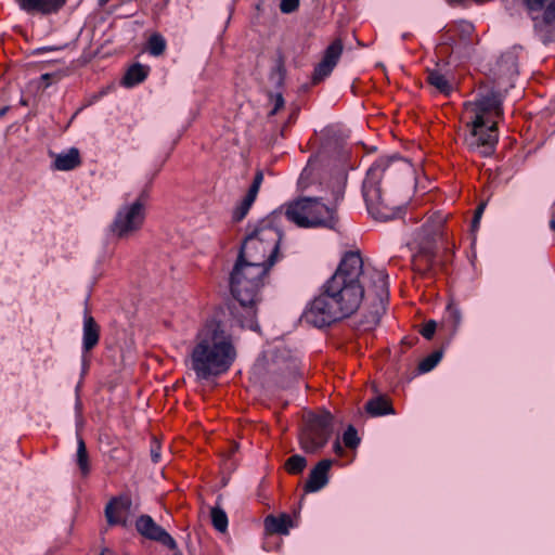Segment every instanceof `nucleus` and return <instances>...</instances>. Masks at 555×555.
Returning <instances> with one entry per match:
<instances>
[{
  "label": "nucleus",
  "mask_w": 555,
  "mask_h": 555,
  "mask_svg": "<svg viewBox=\"0 0 555 555\" xmlns=\"http://www.w3.org/2000/svg\"><path fill=\"white\" fill-rule=\"evenodd\" d=\"M54 50H57V48L46 47V48L38 49L36 52L40 53V52L54 51Z\"/></svg>",
  "instance_id": "nucleus-44"
},
{
  "label": "nucleus",
  "mask_w": 555,
  "mask_h": 555,
  "mask_svg": "<svg viewBox=\"0 0 555 555\" xmlns=\"http://www.w3.org/2000/svg\"><path fill=\"white\" fill-rule=\"evenodd\" d=\"M365 410L372 416L395 414L390 402L384 397H376L367 401Z\"/></svg>",
  "instance_id": "nucleus-22"
},
{
  "label": "nucleus",
  "mask_w": 555,
  "mask_h": 555,
  "mask_svg": "<svg viewBox=\"0 0 555 555\" xmlns=\"http://www.w3.org/2000/svg\"><path fill=\"white\" fill-rule=\"evenodd\" d=\"M210 518H211V524L217 531H219L221 533L227 531L229 520H228V515L223 508H221L218 505L211 507Z\"/></svg>",
  "instance_id": "nucleus-27"
},
{
  "label": "nucleus",
  "mask_w": 555,
  "mask_h": 555,
  "mask_svg": "<svg viewBox=\"0 0 555 555\" xmlns=\"http://www.w3.org/2000/svg\"><path fill=\"white\" fill-rule=\"evenodd\" d=\"M8 111H9L8 106L0 108V118H2L8 113Z\"/></svg>",
  "instance_id": "nucleus-48"
},
{
  "label": "nucleus",
  "mask_w": 555,
  "mask_h": 555,
  "mask_svg": "<svg viewBox=\"0 0 555 555\" xmlns=\"http://www.w3.org/2000/svg\"><path fill=\"white\" fill-rule=\"evenodd\" d=\"M278 212L259 221L245 237L240 254L246 261H260L273 266L278 259L280 242L282 238L280 230L274 227Z\"/></svg>",
  "instance_id": "nucleus-3"
},
{
  "label": "nucleus",
  "mask_w": 555,
  "mask_h": 555,
  "mask_svg": "<svg viewBox=\"0 0 555 555\" xmlns=\"http://www.w3.org/2000/svg\"><path fill=\"white\" fill-rule=\"evenodd\" d=\"M475 115L482 114L485 118L486 113H494L495 116H502V94L498 91L482 95L475 102Z\"/></svg>",
  "instance_id": "nucleus-18"
},
{
  "label": "nucleus",
  "mask_w": 555,
  "mask_h": 555,
  "mask_svg": "<svg viewBox=\"0 0 555 555\" xmlns=\"http://www.w3.org/2000/svg\"><path fill=\"white\" fill-rule=\"evenodd\" d=\"M333 461L328 459L321 460L310 472L305 483L306 492H318L328 483V472Z\"/></svg>",
  "instance_id": "nucleus-16"
},
{
  "label": "nucleus",
  "mask_w": 555,
  "mask_h": 555,
  "mask_svg": "<svg viewBox=\"0 0 555 555\" xmlns=\"http://www.w3.org/2000/svg\"><path fill=\"white\" fill-rule=\"evenodd\" d=\"M81 164L80 152L76 147L69 149L66 153L56 154L53 168L60 171H68Z\"/></svg>",
  "instance_id": "nucleus-20"
},
{
  "label": "nucleus",
  "mask_w": 555,
  "mask_h": 555,
  "mask_svg": "<svg viewBox=\"0 0 555 555\" xmlns=\"http://www.w3.org/2000/svg\"><path fill=\"white\" fill-rule=\"evenodd\" d=\"M236 358L231 336L218 322H208L197 334L192 351V369L197 378L208 380L229 371Z\"/></svg>",
  "instance_id": "nucleus-2"
},
{
  "label": "nucleus",
  "mask_w": 555,
  "mask_h": 555,
  "mask_svg": "<svg viewBox=\"0 0 555 555\" xmlns=\"http://www.w3.org/2000/svg\"><path fill=\"white\" fill-rule=\"evenodd\" d=\"M271 267L260 261H246L238 256L233 269H238L246 280H251L254 283H263Z\"/></svg>",
  "instance_id": "nucleus-17"
},
{
  "label": "nucleus",
  "mask_w": 555,
  "mask_h": 555,
  "mask_svg": "<svg viewBox=\"0 0 555 555\" xmlns=\"http://www.w3.org/2000/svg\"><path fill=\"white\" fill-rule=\"evenodd\" d=\"M551 0H524L528 13L533 22V26L539 22L546 5Z\"/></svg>",
  "instance_id": "nucleus-28"
},
{
  "label": "nucleus",
  "mask_w": 555,
  "mask_h": 555,
  "mask_svg": "<svg viewBox=\"0 0 555 555\" xmlns=\"http://www.w3.org/2000/svg\"><path fill=\"white\" fill-rule=\"evenodd\" d=\"M257 197L251 196L250 194H246L238 206L233 210V220L241 221L248 214L251 205L256 201Z\"/></svg>",
  "instance_id": "nucleus-29"
},
{
  "label": "nucleus",
  "mask_w": 555,
  "mask_h": 555,
  "mask_svg": "<svg viewBox=\"0 0 555 555\" xmlns=\"http://www.w3.org/2000/svg\"><path fill=\"white\" fill-rule=\"evenodd\" d=\"M550 225H551V229L555 231V220H552Z\"/></svg>",
  "instance_id": "nucleus-51"
},
{
  "label": "nucleus",
  "mask_w": 555,
  "mask_h": 555,
  "mask_svg": "<svg viewBox=\"0 0 555 555\" xmlns=\"http://www.w3.org/2000/svg\"><path fill=\"white\" fill-rule=\"evenodd\" d=\"M100 555H115L109 548H103Z\"/></svg>",
  "instance_id": "nucleus-47"
},
{
  "label": "nucleus",
  "mask_w": 555,
  "mask_h": 555,
  "mask_svg": "<svg viewBox=\"0 0 555 555\" xmlns=\"http://www.w3.org/2000/svg\"><path fill=\"white\" fill-rule=\"evenodd\" d=\"M50 76H51L50 74H43V75L41 76V79H42V80H47V81H48V80L50 79Z\"/></svg>",
  "instance_id": "nucleus-49"
},
{
  "label": "nucleus",
  "mask_w": 555,
  "mask_h": 555,
  "mask_svg": "<svg viewBox=\"0 0 555 555\" xmlns=\"http://www.w3.org/2000/svg\"><path fill=\"white\" fill-rule=\"evenodd\" d=\"M444 219L441 215L430 217L416 236L418 253L413 258V269L425 275L428 274L435 260V240L441 234Z\"/></svg>",
  "instance_id": "nucleus-6"
},
{
  "label": "nucleus",
  "mask_w": 555,
  "mask_h": 555,
  "mask_svg": "<svg viewBox=\"0 0 555 555\" xmlns=\"http://www.w3.org/2000/svg\"><path fill=\"white\" fill-rule=\"evenodd\" d=\"M475 27L467 21H459L449 25L441 36V42L451 47L453 53L466 55L474 44Z\"/></svg>",
  "instance_id": "nucleus-11"
},
{
  "label": "nucleus",
  "mask_w": 555,
  "mask_h": 555,
  "mask_svg": "<svg viewBox=\"0 0 555 555\" xmlns=\"http://www.w3.org/2000/svg\"><path fill=\"white\" fill-rule=\"evenodd\" d=\"M299 7V0H281L280 10L282 13H292Z\"/></svg>",
  "instance_id": "nucleus-38"
},
{
  "label": "nucleus",
  "mask_w": 555,
  "mask_h": 555,
  "mask_svg": "<svg viewBox=\"0 0 555 555\" xmlns=\"http://www.w3.org/2000/svg\"><path fill=\"white\" fill-rule=\"evenodd\" d=\"M77 464L83 475L89 473V459L87 448L82 438H78Z\"/></svg>",
  "instance_id": "nucleus-32"
},
{
  "label": "nucleus",
  "mask_w": 555,
  "mask_h": 555,
  "mask_svg": "<svg viewBox=\"0 0 555 555\" xmlns=\"http://www.w3.org/2000/svg\"><path fill=\"white\" fill-rule=\"evenodd\" d=\"M135 528L143 537L160 542L170 548L173 547V540L170 534L156 525L150 516H141L135 522Z\"/></svg>",
  "instance_id": "nucleus-15"
},
{
  "label": "nucleus",
  "mask_w": 555,
  "mask_h": 555,
  "mask_svg": "<svg viewBox=\"0 0 555 555\" xmlns=\"http://www.w3.org/2000/svg\"><path fill=\"white\" fill-rule=\"evenodd\" d=\"M21 9L27 12L50 14L59 11L66 0H16Z\"/></svg>",
  "instance_id": "nucleus-19"
},
{
  "label": "nucleus",
  "mask_w": 555,
  "mask_h": 555,
  "mask_svg": "<svg viewBox=\"0 0 555 555\" xmlns=\"http://www.w3.org/2000/svg\"><path fill=\"white\" fill-rule=\"evenodd\" d=\"M151 454H152V460L154 462H157L158 457H159V453L156 450L153 449Z\"/></svg>",
  "instance_id": "nucleus-46"
},
{
  "label": "nucleus",
  "mask_w": 555,
  "mask_h": 555,
  "mask_svg": "<svg viewBox=\"0 0 555 555\" xmlns=\"http://www.w3.org/2000/svg\"><path fill=\"white\" fill-rule=\"evenodd\" d=\"M108 0H101L102 4H105Z\"/></svg>",
  "instance_id": "nucleus-52"
},
{
  "label": "nucleus",
  "mask_w": 555,
  "mask_h": 555,
  "mask_svg": "<svg viewBox=\"0 0 555 555\" xmlns=\"http://www.w3.org/2000/svg\"><path fill=\"white\" fill-rule=\"evenodd\" d=\"M447 314L449 320L452 322L454 330L457 328L462 320L461 311L459 308L453 304H449L447 306Z\"/></svg>",
  "instance_id": "nucleus-35"
},
{
  "label": "nucleus",
  "mask_w": 555,
  "mask_h": 555,
  "mask_svg": "<svg viewBox=\"0 0 555 555\" xmlns=\"http://www.w3.org/2000/svg\"><path fill=\"white\" fill-rule=\"evenodd\" d=\"M534 31L543 44L555 41V0H551L546 5L534 25Z\"/></svg>",
  "instance_id": "nucleus-14"
},
{
  "label": "nucleus",
  "mask_w": 555,
  "mask_h": 555,
  "mask_svg": "<svg viewBox=\"0 0 555 555\" xmlns=\"http://www.w3.org/2000/svg\"><path fill=\"white\" fill-rule=\"evenodd\" d=\"M333 447H334V452H335L336 454H338V455H341V454H343L344 450H343V447H341V444H340L339 440H336V441L334 442V446H333Z\"/></svg>",
  "instance_id": "nucleus-43"
},
{
  "label": "nucleus",
  "mask_w": 555,
  "mask_h": 555,
  "mask_svg": "<svg viewBox=\"0 0 555 555\" xmlns=\"http://www.w3.org/2000/svg\"><path fill=\"white\" fill-rule=\"evenodd\" d=\"M344 444L348 448H356L360 443L358 433L353 426H349L343 435Z\"/></svg>",
  "instance_id": "nucleus-34"
},
{
  "label": "nucleus",
  "mask_w": 555,
  "mask_h": 555,
  "mask_svg": "<svg viewBox=\"0 0 555 555\" xmlns=\"http://www.w3.org/2000/svg\"><path fill=\"white\" fill-rule=\"evenodd\" d=\"M270 101L273 105L272 109L270 111L269 115H275L280 109H282L285 105L284 98L281 93L271 94Z\"/></svg>",
  "instance_id": "nucleus-36"
},
{
  "label": "nucleus",
  "mask_w": 555,
  "mask_h": 555,
  "mask_svg": "<svg viewBox=\"0 0 555 555\" xmlns=\"http://www.w3.org/2000/svg\"><path fill=\"white\" fill-rule=\"evenodd\" d=\"M479 221H480V219H476V216H474L473 221H472L473 230H476L478 228Z\"/></svg>",
  "instance_id": "nucleus-45"
},
{
  "label": "nucleus",
  "mask_w": 555,
  "mask_h": 555,
  "mask_svg": "<svg viewBox=\"0 0 555 555\" xmlns=\"http://www.w3.org/2000/svg\"><path fill=\"white\" fill-rule=\"evenodd\" d=\"M76 412H77V416H79L80 415V406H79L78 401L76 402Z\"/></svg>",
  "instance_id": "nucleus-50"
},
{
  "label": "nucleus",
  "mask_w": 555,
  "mask_h": 555,
  "mask_svg": "<svg viewBox=\"0 0 555 555\" xmlns=\"http://www.w3.org/2000/svg\"><path fill=\"white\" fill-rule=\"evenodd\" d=\"M286 219L299 228L335 229L338 222L336 209L320 197H299L284 205Z\"/></svg>",
  "instance_id": "nucleus-4"
},
{
  "label": "nucleus",
  "mask_w": 555,
  "mask_h": 555,
  "mask_svg": "<svg viewBox=\"0 0 555 555\" xmlns=\"http://www.w3.org/2000/svg\"><path fill=\"white\" fill-rule=\"evenodd\" d=\"M442 351H434L431 354L422 360L418 364V371L421 373L430 372L441 360Z\"/></svg>",
  "instance_id": "nucleus-33"
},
{
  "label": "nucleus",
  "mask_w": 555,
  "mask_h": 555,
  "mask_svg": "<svg viewBox=\"0 0 555 555\" xmlns=\"http://www.w3.org/2000/svg\"><path fill=\"white\" fill-rule=\"evenodd\" d=\"M427 81L435 87L440 93L448 95L452 90L450 80L438 69H429L427 72Z\"/></svg>",
  "instance_id": "nucleus-24"
},
{
  "label": "nucleus",
  "mask_w": 555,
  "mask_h": 555,
  "mask_svg": "<svg viewBox=\"0 0 555 555\" xmlns=\"http://www.w3.org/2000/svg\"><path fill=\"white\" fill-rule=\"evenodd\" d=\"M485 207H486V204L485 203H481L477 208H476V211H475V215L476 216V219H480L481 216H482V212L485 210Z\"/></svg>",
  "instance_id": "nucleus-42"
},
{
  "label": "nucleus",
  "mask_w": 555,
  "mask_h": 555,
  "mask_svg": "<svg viewBox=\"0 0 555 555\" xmlns=\"http://www.w3.org/2000/svg\"><path fill=\"white\" fill-rule=\"evenodd\" d=\"M146 49L152 55L158 56L166 49V40L159 34H153L147 40Z\"/></svg>",
  "instance_id": "nucleus-30"
},
{
  "label": "nucleus",
  "mask_w": 555,
  "mask_h": 555,
  "mask_svg": "<svg viewBox=\"0 0 555 555\" xmlns=\"http://www.w3.org/2000/svg\"><path fill=\"white\" fill-rule=\"evenodd\" d=\"M437 328V323L434 320L426 322L421 331V334L426 339H431Z\"/></svg>",
  "instance_id": "nucleus-39"
},
{
  "label": "nucleus",
  "mask_w": 555,
  "mask_h": 555,
  "mask_svg": "<svg viewBox=\"0 0 555 555\" xmlns=\"http://www.w3.org/2000/svg\"><path fill=\"white\" fill-rule=\"evenodd\" d=\"M307 466V461L302 455L295 454L287 459L285 469L287 473L297 475L300 474Z\"/></svg>",
  "instance_id": "nucleus-31"
},
{
  "label": "nucleus",
  "mask_w": 555,
  "mask_h": 555,
  "mask_svg": "<svg viewBox=\"0 0 555 555\" xmlns=\"http://www.w3.org/2000/svg\"><path fill=\"white\" fill-rule=\"evenodd\" d=\"M287 370H288L289 376L293 379H296L300 375L298 360L295 358L292 359L287 366Z\"/></svg>",
  "instance_id": "nucleus-40"
},
{
  "label": "nucleus",
  "mask_w": 555,
  "mask_h": 555,
  "mask_svg": "<svg viewBox=\"0 0 555 555\" xmlns=\"http://www.w3.org/2000/svg\"><path fill=\"white\" fill-rule=\"evenodd\" d=\"M149 67L141 64L132 65L124 77V83L128 87L134 86L146 78Z\"/></svg>",
  "instance_id": "nucleus-26"
},
{
  "label": "nucleus",
  "mask_w": 555,
  "mask_h": 555,
  "mask_svg": "<svg viewBox=\"0 0 555 555\" xmlns=\"http://www.w3.org/2000/svg\"><path fill=\"white\" fill-rule=\"evenodd\" d=\"M333 415L327 411L307 416L299 436V442L305 452L314 453L327 443L333 433Z\"/></svg>",
  "instance_id": "nucleus-7"
},
{
  "label": "nucleus",
  "mask_w": 555,
  "mask_h": 555,
  "mask_svg": "<svg viewBox=\"0 0 555 555\" xmlns=\"http://www.w3.org/2000/svg\"><path fill=\"white\" fill-rule=\"evenodd\" d=\"M100 337V327L95 320L86 314L83 322V348L90 351L98 343Z\"/></svg>",
  "instance_id": "nucleus-21"
},
{
  "label": "nucleus",
  "mask_w": 555,
  "mask_h": 555,
  "mask_svg": "<svg viewBox=\"0 0 555 555\" xmlns=\"http://www.w3.org/2000/svg\"><path fill=\"white\" fill-rule=\"evenodd\" d=\"M468 125L472 128L470 134L466 139L468 146L478 151L485 157L492 155L499 140L496 122L493 121L486 127L482 114H477Z\"/></svg>",
  "instance_id": "nucleus-10"
},
{
  "label": "nucleus",
  "mask_w": 555,
  "mask_h": 555,
  "mask_svg": "<svg viewBox=\"0 0 555 555\" xmlns=\"http://www.w3.org/2000/svg\"><path fill=\"white\" fill-rule=\"evenodd\" d=\"M388 274L385 270H364L359 253L349 251L335 273L323 285L304 312V320L315 327L328 326L352 315L364 298L365 288L383 302L388 298Z\"/></svg>",
  "instance_id": "nucleus-1"
},
{
  "label": "nucleus",
  "mask_w": 555,
  "mask_h": 555,
  "mask_svg": "<svg viewBox=\"0 0 555 555\" xmlns=\"http://www.w3.org/2000/svg\"><path fill=\"white\" fill-rule=\"evenodd\" d=\"M392 158H379L367 170L363 181V197L369 214L376 220L387 221L397 216L393 207H390L382 195L380 181L389 168Z\"/></svg>",
  "instance_id": "nucleus-5"
},
{
  "label": "nucleus",
  "mask_w": 555,
  "mask_h": 555,
  "mask_svg": "<svg viewBox=\"0 0 555 555\" xmlns=\"http://www.w3.org/2000/svg\"><path fill=\"white\" fill-rule=\"evenodd\" d=\"M23 105H27V102L25 100L22 101Z\"/></svg>",
  "instance_id": "nucleus-53"
},
{
  "label": "nucleus",
  "mask_w": 555,
  "mask_h": 555,
  "mask_svg": "<svg viewBox=\"0 0 555 555\" xmlns=\"http://www.w3.org/2000/svg\"><path fill=\"white\" fill-rule=\"evenodd\" d=\"M343 53V43L334 40L325 50L322 61L315 66L312 81L319 83L331 75Z\"/></svg>",
  "instance_id": "nucleus-13"
},
{
  "label": "nucleus",
  "mask_w": 555,
  "mask_h": 555,
  "mask_svg": "<svg viewBox=\"0 0 555 555\" xmlns=\"http://www.w3.org/2000/svg\"><path fill=\"white\" fill-rule=\"evenodd\" d=\"M499 70L508 75L509 78H513L518 74V65H517V54L515 51H508L504 53L499 63Z\"/></svg>",
  "instance_id": "nucleus-25"
},
{
  "label": "nucleus",
  "mask_w": 555,
  "mask_h": 555,
  "mask_svg": "<svg viewBox=\"0 0 555 555\" xmlns=\"http://www.w3.org/2000/svg\"><path fill=\"white\" fill-rule=\"evenodd\" d=\"M311 172H312L311 163L309 162V164L304 168V170L299 177L298 184L301 189L306 188V179L311 175Z\"/></svg>",
  "instance_id": "nucleus-41"
},
{
  "label": "nucleus",
  "mask_w": 555,
  "mask_h": 555,
  "mask_svg": "<svg viewBox=\"0 0 555 555\" xmlns=\"http://www.w3.org/2000/svg\"><path fill=\"white\" fill-rule=\"evenodd\" d=\"M264 526L267 531L271 533L287 534L288 527L291 526V518L285 514L279 517L270 515L264 519Z\"/></svg>",
  "instance_id": "nucleus-23"
},
{
  "label": "nucleus",
  "mask_w": 555,
  "mask_h": 555,
  "mask_svg": "<svg viewBox=\"0 0 555 555\" xmlns=\"http://www.w3.org/2000/svg\"><path fill=\"white\" fill-rule=\"evenodd\" d=\"M262 181H263L262 171H257L247 193L250 194L251 196L257 197Z\"/></svg>",
  "instance_id": "nucleus-37"
},
{
  "label": "nucleus",
  "mask_w": 555,
  "mask_h": 555,
  "mask_svg": "<svg viewBox=\"0 0 555 555\" xmlns=\"http://www.w3.org/2000/svg\"><path fill=\"white\" fill-rule=\"evenodd\" d=\"M263 283H254L251 280H246L243 273L238 269H233L230 276V287L233 297L240 302V305L247 309L249 320L246 323H242V326L249 327L254 331L258 328V324L255 322L256 311L254 305L258 300V294Z\"/></svg>",
  "instance_id": "nucleus-8"
},
{
  "label": "nucleus",
  "mask_w": 555,
  "mask_h": 555,
  "mask_svg": "<svg viewBox=\"0 0 555 555\" xmlns=\"http://www.w3.org/2000/svg\"><path fill=\"white\" fill-rule=\"evenodd\" d=\"M132 501L129 496L122 495L112 499L105 507V517L108 525L127 526L128 518L133 516Z\"/></svg>",
  "instance_id": "nucleus-12"
},
{
  "label": "nucleus",
  "mask_w": 555,
  "mask_h": 555,
  "mask_svg": "<svg viewBox=\"0 0 555 555\" xmlns=\"http://www.w3.org/2000/svg\"><path fill=\"white\" fill-rule=\"evenodd\" d=\"M145 197L141 194L132 204L122 207L111 225V231L118 238H128L138 232L145 218Z\"/></svg>",
  "instance_id": "nucleus-9"
}]
</instances>
